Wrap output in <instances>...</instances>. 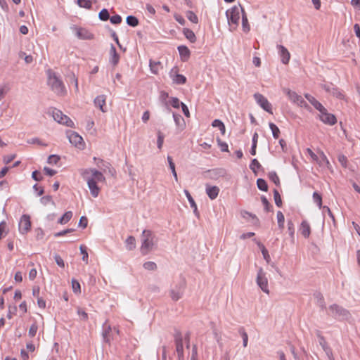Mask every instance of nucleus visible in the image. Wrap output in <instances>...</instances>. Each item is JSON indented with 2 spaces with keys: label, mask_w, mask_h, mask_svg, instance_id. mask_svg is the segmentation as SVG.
Returning a JSON list of instances; mask_svg holds the SVG:
<instances>
[{
  "label": "nucleus",
  "mask_w": 360,
  "mask_h": 360,
  "mask_svg": "<svg viewBox=\"0 0 360 360\" xmlns=\"http://www.w3.org/2000/svg\"><path fill=\"white\" fill-rule=\"evenodd\" d=\"M72 217V212L68 211L58 219V223L60 224H65L68 222Z\"/></svg>",
  "instance_id": "obj_29"
},
{
  "label": "nucleus",
  "mask_w": 360,
  "mask_h": 360,
  "mask_svg": "<svg viewBox=\"0 0 360 360\" xmlns=\"http://www.w3.org/2000/svg\"><path fill=\"white\" fill-rule=\"evenodd\" d=\"M321 208L323 209V213H327L328 215L330 217V218H331V219L333 220V221L335 224V217H334L333 212H331L330 209L328 206H323Z\"/></svg>",
  "instance_id": "obj_60"
},
{
  "label": "nucleus",
  "mask_w": 360,
  "mask_h": 360,
  "mask_svg": "<svg viewBox=\"0 0 360 360\" xmlns=\"http://www.w3.org/2000/svg\"><path fill=\"white\" fill-rule=\"evenodd\" d=\"M76 35L80 39H92L94 38V34L84 28L77 29Z\"/></svg>",
  "instance_id": "obj_17"
},
{
  "label": "nucleus",
  "mask_w": 360,
  "mask_h": 360,
  "mask_svg": "<svg viewBox=\"0 0 360 360\" xmlns=\"http://www.w3.org/2000/svg\"><path fill=\"white\" fill-rule=\"evenodd\" d=\"M257 245L261 249L264 259L269 263L270 261V256L269 255L268 250L266 249L264 245L262 244L260 242L257 243Z\"/></svg>",
  "instance_id": "obj_34"
},
{
  "label": "nucleus",
  "mask_w": 360,
  "mask_h": 360,
  "mask_svg": "<svg viewBox=\"0 0 360 360\" xmlns=\"http://www.w3.org/2000/svg\"><path fill=\"white\" fill-rule=\"evenodd\" d=\"M102 336L103 341L108 344H110V342L114 340V334L112 332V328L110 325L107 324V322H105L103 325V332H102Z\"/></svg>",
  "instance_id": "obj_14"
},
{
  "label": "nucleus",
  "mask_w": 360,
  "mask_h": 360,
  "mask_svg": "<svg viewBox=\"0 0 360 360\" xmlns=\"http://www.w3.org/2000/svg\"><path fill=\"white\" fill-rule=\"evenodd\" d=\"M241 13H242V27L243 30L245 32H248L250 31V25L248 23V20L246 15V13L243 7H240Z\"/></svg>",
  "instance_id": "obj_24"
},
{
  "label": "nucleus",
  "mask_w": 360,
  "mask_h": 360,
  "mask_svg": "<svg viewBox=\"0 0 360 360\" xmlns=\"http://www.w3.org/2000/svg\"><path fill=\"white\" fill-rule=\"evenodd\" d=\"M32 177L34 180L37 181H40L42 180L43 177L40 173V172L35 170L32 174Z\"/></svg>",
  "instance_id": "obj_63"
},
{
  "label": "nucleus",
  "mask_w": 360,
  "mask_h": 360,
  "mask_svg": "<svg viewBox=\"0 0 360 360\" xmlns=\"http://www.w3.org/2000/svg\"><path fill=\"white\" fill-rule=\"evenodd\" d=\"M323 89L337 98L343 99L345 97L342 92L339 89L335 87L332 84L323 85Z\"/></svg>",
  "instance_id": "obj_15"
},
{
  "label": "nucleus",
  "mask_w": 360,
  "mask_h": 360,
  "mask_svg": "<svg viewBox=\"0 0 360 360\" xmlns=\"http://www.w3.org/2000/svg\"><path fill=\"white\" fill-rule=\"evenodd\" d=\"M305 97L316 110L319 111L324 110L323 105L319 102L314 96L307 94H305Z\"/></svg>",
  "instance_id": "obj_19"
},
{
  "label": "nucleus",
  "mask_w": 360,
  "mask_h": 360,
  "mask_svg": "<svg viewBox=\"0 0 360 360\" xmlns=\"http://www.w3.org/2000/svg\"><path fill=\"white\" fill-rule=\"evenodd\" d=\"M9 88L6 85L0 86V101L4 98Z\"/></svg>",
  "instance_id": "obj_61"
},
{
  "label": "nucleus",
  "mask_w": 360,
  "mask_h": 360,
  "mask_svg": "<svg viewBox=\"0 0 360 360\" xmlns=\"http://www.w3.org/2000/svg\"><path fill=\"white\" fill-rule=\"evenodd\" d=\"M160 64V62H155L152 60H150L149 66H150V70L153 73H154V74L158 73V67Z\"/></svg>",
  "instance_id": "obj_50"
},
{
  "label": "nucleus",
  "mask_w": 360,
  "mask_h": 360,
  "mask_svg": "<svg viewBox=\"0 0 360 360\" xmlns=\"http://www.w3.org/2000/svg\"><path fill=\"white\" fill-rule=\"evenodd\" d=\"M313 200L315 203L318 205L319 208H321L322 206V196L317 192H314L313 193Z\"/></svg>",
  "instance_id": "obj_41"
},
{
  "label": "nucleus",
  "mask_w": 360,
  "mask_h": 360,
  "mask_svg": "<svg viewBox=\"0 0 360 360\" xmlns=\"http://www.w3.org/2000/svg\"><path fill=\"white\" fill-rule=\"evenodd\" d=\"M239 333L240 334L242 338H243V345L244 347H246L248 345V336L247 333L245 332V329L243 328H240L239 329Z\"/></svg>",
  "instance_id": "obj_42"
},
{
  "label": "nucleus",
  "mask_w": 360,
  "mask_h": 360,
  "mask_svg": "<svg viewBox=\"0 0 360 360\" xmlns=\"http://www.w3.org/2000/svg\"><path fill=\"white\" fill-rule=\"evenodd\" d=\"M143 267L146 270L154 271L157 269V265L153 262H146L143 264Z\"/></svg>",
  "instance_id": "obj_51"
},
{
  "label": "nucleus",
  "mask_w": 360,
  "mask_h": 360,
  "mask_svg": "<svg viewBox=\"0 0 360 360\" xmlns=\"http://www.w3.org/2000/svg\"><path fill=\"white\" fill-rule=\"evenodd\" d=\"M330 315L339 320H348L351 317L349 311L342 307L333 304L329 306Z\"/></svg>",
  "instance_id": "obj_4"
},
{
  "label": "nucleus",
  "mask_w": 360,
  "mask_h": 360,
  "mask_svg": "<svg viewBox=\"0 0 360 360\" xmlns=\"http://www.w3.org/2000/svg\"><path fill=\"white\" fill-rule=\"evenodd\" d=\"M185 286L186 283L184 281H182L176 285L174 288L169 290V295L173 301L176 302L181 298L184 292Z\"/></svg>",
  "instance_id": "obj_8"
},
{
  "label": "nucleus",
  "mask_w": 360,
  "mask_h": 360,
  "mask_svg": "<svg viewBox=\"0 0 360 360\" xmlns=\"http://www.w3.org/2000/svg\"><path fill=\"white\" fill-rule=\"evenodd\" d=\"M37 330H38V326L36 323H33L32 324V326H30V329H29V335L31 337V338H33L36 335V333L37 332Z\"/></svg>",
  "instance_id": "obj_59"
},
{
  "label": "nucleus",
  "mask_w": 360,
  "mask_h": 360,
  "mask_svg": "<svg viewBox=\"0 0 360 360\" xmlns=\"http://www.w3.org/2000/svg\"><path fill=\"white\" fill-rule=\"evenodd\" d=\"M219 188L217 186H207L206 193L211 200L215 199L219 194Z\"/></svg>",
  "instance_id": "obj_23"
},
{
  "label": "nucleus",
  "mask_w": 360,
  "mask_h": 360,
  "mask_svg": "<svg viewBox=\"0 0 360 360\" xmlns=\"http://www.w3.org/2000/svg\"><path fill=\"white\" fill-rule=\"evenodd\" d=\"M283 92L288 96V98L298 105L303 107L307 106V104L304 98L298 95L295 91H291L289 89H283Z\"/></svg>",
  "instance_id": "obj_9"
},
{
  "label": "nucleus",
  "mask_w": 360,
  "mask_h": 360,
  "mask_svg": "<svg viewBox=\"0 0 360 360\" xmlns=\"http://www.w3.org/2000/svg\"><path fill=\"white\" fill-rule=\"evenodd\" d=\"M72 287L75 292H80V284L75 279L72 280Z\"/></svg>",
  "instance_id": "obj_62"
},
{
  "label": "nucleus",
  "mask_w": 360,
  "mask_h": 360,
  "mask_svg": "<svg viewBox=\"0 0 360 360\" xmlns=\"http://www.w3.org/2000/svg\"><path fill=\"white\" fill-rule=\"evenodd\" d=\"M257 186L258 188L262 191H268V185L266 181L263 179H258L257 180Z\"/></svg>",
  "instance_id": "obj_32"
},
{
  "label": "nucleus",
  "mask_w": 360,
  "mask_h": 360,
  "mask_svg": "<svg viewBox=\"0 0 360 360\" xmlns=\"http://www.w3.org/2000/svg\"><path fill=\"white\" fill-rule=\"evenodd\" d=\"M217 141L218 146L220 147L221 151H223V152L229 151L228 145L226 143L223 142L221 140V139L219 137L217 138Z\"/></svg>",
  "instance_id": "obj_54"
},
{
  "label": "nucleus",
  "mask_w": 360,
  "mask_h": 360,
  "mask_svg": "<svg viewBox=\"0 0 360 360\" xmlns=\"http://www.w3.org/2000/svg\"><path fill=\"white\" fill-rule=\"evenodd\" d=\"M167 162L175 181H178V176L175 169V164L171 156H167Z\"/></svg>",
  "instance_id": "obj_28"
},
{
  "label": "nucleus",
  "mask_w": 360,
  "mask_h": 360,
  "mask_svg": "<svg viewBox=\"0 0 360 360\" xmlns=\"http://www.w3.org/2000/svg\"><path fill=\"white\" fill-rule=\"evenodd\" d=\"M242 7L240 5L234 6L231 9L226 11V15L229 25L233 24L236 26L238 25L240 20V13L241 12Z\"/></svg>",
  "instance_id": "obj_5"
},
{
  "label": "nucleus",
  "mask_w": 360,
  "mask_h": 360,
  "mask_svg": "<svg viewBox=\"0 0 360 360\" xmlns=\"http://www.w3.org/2000/svg\"><path fill=\"white\" fill-rule=\"evenodd\" d=\"M98 162H97V165L100 167H104V170H105L106 168L108 169L109 172L111 174H113L115 172V169L110 167V164L109 162H105L103 160L98 159Z\"/></svg>",
  "instance_id": "obj_30"
},
{
  "label": "nucleus",
  "mask_w": 360,
  "mask_h": 360,
  "mask_svg": "<svg viewBox=\"0 0 360 360\" xmlns=\"http://www.w3.org/2000/svg\"><path fill=\"white\" fill-rule=\"evenodd\" d=\"M269 125V128L271 129V130L272 131L274 138L276 139H278L279 137V135L281 133L278 127L275 124H274L272 122H270Z\"/></svg>",
  "instance_id": "obj_35"
},
{
  "label": "nucleus",
  "mask_w": 360,
  "mask_h": 360,
  "mask_svg": "<svg viewBox=\"0 0 360 360\" xmlns=\"http://www.w3.org/2000/svg\"><path fill=\"white\" fill-rule=\"evenodd\" d=\"M178 51L181 60L186 61L189 58L191 51L187 46L184 45L179 46H178Z\"/></svg>",
  "instance_id": "obj_18"
},
{
  "label": "nucleus",
  "mask_w": 360,
  "mask_h": 360,
  "mask_svg": "<svg viewBox=\"0 0 360 360\" xmlns=\"http://www.w3.org/2000/svg\"><path fill=\"white\" fill-rule=\"evenodd\" d=\"M173 81L174 83H176L177 84H184L186 82V78L185 76H184L182 75L176 74L174 77Z\"/></svg>",
  "instance_id": "obj_38"
},
{
  "label": "nucleus",
  "mask_w": 360,
  "mask_h": 360,
  "mask_svg": "<svg viewBox=\"0 0 360 360\" xmlns=\"http://www.w3.org/2000/svg\"><path fill=\"white\" fill-rule=\"evenodd\" d=\"M46 74L48 76V84L51 90L58 95H64L66 90L63 81L51 70H48Z\"/></svg>",
  "instance_id": "obj_3"
},
{
  "label": "nucleus",
  "mask_w": 360,
  "mask_h": 360,
  "mask_svg": "<svg viewBox=\"0 0 360 360\" xmlns=\"http://www.w3.org/2000/svg\"><path fill=\"white\" fill-rule=\"evenodd\" d=\"M59 123L66 125L67 127H74V122L65 115H63V120H61Z\"/></svg>",
  "instance_id": "obj_45"
},
{
  "label": "nucleus",
  "mask_w": 360,
  "mask_h": 360,
  "mask_svg": "<svg viewBox=\"0 0 360 360\" xmlns=\"http://www.w3.org/2000/svg\"><path fill=\"white\" fill-rule=\"evenodd\" d=\"M261 200H262V204L264 206L265 210L266 212H270L271 211V208L272 207V206L270 205V203L269 202V201L266 199V198L265 196H262L261 197Z\"/></svg>",
  "instance_id": "obj_56"
},
{
  "label": "nucleus",
  "mask_w": 360,
  "mask_h": 360,
  "mask_svg": "<svg viewBox=\"0 0 360 360\" xmlns=\"http://www.w3.org/2000/svg\"><path fill=\"white\" fill-rule=\"evenodd\" d=\"M79 249H80L81 254L83 255L82 260L87 264L88 263L89 255H88V253H87V251H86V248L84 245H82L80 246Z\"/></svg>",
  "instance_id": "obj_55"
},
{
  "label": "nucleus",
  "mask_w": 360,
  "mask_h": 360,
  "mask_svg": "<svg viewBox=\"0 0 360 360\" xmlns=\"http://www.w3.org/2000/svg\"><path fill=\"white\" fill-rule=\"evenodd\" d=\"M174 120L177 127L185 126V122L182 116L179 114L173 113Z\"/></svg>",
  "instance_id": "obj_31"
},
{
  "label": "nucleus",
  "mask_w": 360,
  "mask_h": 360,
  "mask_svg": "<svg viewBox=\"0 0 360 360\" xmlns=\"http://www.w3.org/2000/svg\"><path fill=\"white\" fill-rule=\"evenodd\" d=\"M94 104L96 106L98 107L100 110L105 112H106V109L104 108V105L105 104V96L99 95L94 99Z\"/></svg>",
  "instance_id": "obj_21"
},
{
  "label": "nucleus",
  "mask_w": 360,
  "mask_h": 360,
  "mask_svg": "<svg viewBox=\"0 0 360 360\" xmlns=\"http://www.w3.org/2000/svg\"><path fill=\"white\" fill-rule=\"evenodd\" d=\"M319 117L320 120L326 124L334 125L337 122L336 117L331 113H329L327 109L324 107L323 110H320Z\"/></svg>",
  "instance_id": "obj_12"
},
{
  "label": "nucleus",
  "mask_w": 360,
  "mask_h": 360,
  "mask_svg": "<svg viewBox=\"0 0 360 360\" xmlns=\"http://www.w3.org/2000/svg\"><path fill=\"white\" fill-rule=\"evenodd\" d=\"M141 245L140 251L143 255H148L157 245L155 234L150 230H143L141 236Z\"/></svg>",
  "instance_id": "obj_2"
},
{
  "label": "nucleus",
  "mask_w": 360,
  "mask_h": 360,
  "mask_svg": "<svg viewBox=\"0 0 360 360\" xmlns=\"http://www.w3.org/2000/svg\"><path fill=\"white\" fill-rule=\"evenodd\" d=\"M98 18L101 20L103 21H106L109 20L110 14L106 8L102 9L98 14Z\"/></svg>",
  "instance_id": "obj_40"
},
{
  "label": "nucleus",
  "mask_w": 360,
  "mask_h": 360,
  "mask_svg": "<svg viewBox=\"0 0 360 360\" xmlns=\"http://www.w3.org/2000/svg\"><path fill=\"white\" fill-rule=\"evenodd\" d=\"M314 297L316 301L317 305L321 309H326V306L325 303V300L323 297V295L320 292H316L314 293Z\"/></svg>",
  "instance_id": "obj_20"
},
{
  "label": "nucleus",
  "mask_w": 360,
  "mask_h": 360,
  "mask_svg": "<svg viewBox=\"0 0 360 360\" xmlns=\"http://www.w3.org/2000/svg\"><path fill=\"white\" fill-rule=\"evenodd\" d=\"M257 283L262 289V290L267 294H269V288H268V280L266 277V274L263 271L262 268H259L257 271Z\"/></svg>",
  "instance_id": "obj_7"
},
{
  "label": "nucleus",
  "mask_w": 360,
  "mask_h": 360,
  "mask_svg": "<svg viewBox=\"0 0 360 360\" xmlns=\"http://www.w3.org/2000/svg\"><path fill=\"white\" fill-rule=\"evenodd\" d=\"M126 248L128 250H133L136 248V239L134 236H129L125 240Z\"/></svg>",
  "instance_id": "obj_27"
},
{
  "label": "nucleus",
  "mask_w": 360,
  "mask_h": 360,
  "mask_svg": "<svg viewBox=\"0 0 360 360\" xmlns=\"http://www.w3.org/2000/svg\"><path fill=\"white\" fill-rule=\"evenodd\" d=\"M60 159V157L57 155H51L49 156L47 162L51 165H56Z\"/></svg>",
  "instance_id": "obj_53"
},
{
  "label": "nucleus",
  "mask_w": 360,
  "mask_h": 360,
  "mask_svg": "<svg viewBox=\"0 0 360 360\" xmlns=\"http://www.w3.org/2000/svg\"><path fill=\"white\" fill-rule=\"evenodd\" d=\"M261 165L257 159L252 160L250 168L255 174L257 172L256 169H259Z\"/></svg>",
  "instance_id": "obj_48"
},
{
  "label": "nucleus",
  "mask_w": 360,
  "mask_h": 360,
  "mask_svg": "<svg viewBox=\"0 0 360 360\" xmlns=\"http://www.w3.org/2000/svg\"><path fill=\"white\" fill-rule=\"evenodd\" d=\"M52 114H53V117L54 120H56L58 123L61 121V120H63V117L64 115V114L62 112V111H60L58 109H54L52 112Z\"/></svg>",
  "instance_id": "obj_37"
},
{
  "label": "nucleus",
  "mask_w": 360,
  "mask_h": 360,
  "mask_svg": "<svg viewBox=\"0 0 360 360\" xmlns=\"http://www.w3.org/2000/svg\"><path fill=\"white\" fill-rule=\"evenodd\" d=\"M77 314L80 316L81 320L87 321L88 314L84 310H82L81 308H79L77 309Z\"/></svg>",
  "instance_id": "obj_64"
},
{
  "label": "nucleus",
  "mask_w": 360,
  "mask_h": 360,
  "mask_svg": "<svg viewBox=\"0 0 360 360\" xmlns=\"http://www.w3.org/2000/svg\"><path fill=\"white\" fill-rule=\"evenodd\" d=\"M186 17L193 23L198 22V18L193 11H188L186 13Z\"/></svg>",
  "instance_id": "obj_49"
},
{
  "label": "nucleus",
  "mask_w": 360,
  "mask_h": 360,
  "mask_svg": "<svg viewBox=\"0 0 360 360\" xmlns=\"http://www.w3.org/2000/svg\"><path fill=\"white\" fill-rule=\"evenodd\" d=\"M301 234L305 238H308L311 233L309 224L307 221H302L300 226Z\"/></svg>",
  "instance_id": "obj_22"
},
{
  "label": "nucleus",
  "mask_w": 360,
  "mask_h": 360,
  "mask_svg": "<svg viewBox=\"0 0 360 360\" xmlns=\"http://www.w3.org/2000/svg\"><path fill=\"white\" fill-rule=\"evenodd\" d=\"M80 174L86 181L91 195L96 198L100 193V188L98 186L97 182H103L105 180L103 174L95 169H82Z\"/></svg>",
  "instance_id": "obj_1"
},
{
  "label": "nucleus",
  "mask_w": 360,
  "mask_h": 360,
  "mask_svg": "<svg viewBox=\"0 0 360 360\" xmlns=\"http://www.w3.org/2000/svg\"><path fill=\"white\" fill-rule=\"evenodd\" d=\"M288 231L290 236L293 238L295 233V226L293 222L291 220L288 221Z\"/></svg>",
  "instance_id": "obj_57"
},
{
  "label": "nucleus",
  "mask_w": 360,
  "mask_h": 360,
  "mask_svg": "<svg viewBox=\"0 0 360 360\" xmlns=\"http://www.w3.org/2000/svg\"><path fill=\"white\" fill-rule=\"evenodd\" d=\"M254 98L262 109L269 113L273 114L271 104L263 95L256 93L254 94Z\"/></svg>",
  "instance_id": "obj_11"
},
{
  "label": "nucleus",
  "mask_w": 360,
  "mask_h": 360,
  "mask_svg": "<svg viewBox=\"0 0 360 360\" xmlns=\"http://www.w3.org/2000/svg\"><path fill=\"white\" fill-rule=\"evenodd\" d=\"M164 135L160 131H158V140H157V145H158V148L160 150L162 147V145H163V143H164Z\"/></svg>",
  "instance_id": "obj_52"
},
{
  "label": "nucleus",
  "mask_w": 360,
  "mask_h": 360,
  "mask_svg": "<svg viewBox=\"0 0 360 360\" xmlns=\"http://www.w3.org/2000/svg\"><path fill=\"white\" fill-rule=\"evenodd\" d=\"M68 78L69 79V82L74 84L75 90L77 91H78V79H77V77L74 74V72H70L68 75Z\"/></svg>",
  "instance_id": "obj_36"
},
{
  "label": "nucleus",
  "mask_w": 360,
  "mask_h": 360,
  "mask_svg": "<svg viewBox=\"0 0 360 360\" xmlns=\"http://www.w3.org/2000/svg\"><path fill=\"white\" fill-rule=\"evenodd\" d=\"M110 53L111 54L110 61L114 65H116L119 62L120 56L117 53L116 49L112 44H111Z\"/></svg>",
  "instance_id": "obj_25"
},
{
  "label": "nucleus",
  "mask_w": 360,
  "mask_h": 360,
  "mask_svg": "<svg viewBox=\"0 0 360 360\" xmlns=\"http://www.w3.org/2000/svg\"><path fill=\"white\" fill-rule=\"evenodd\" d=\"M174 342L176 345V351L178 356L179 360H184V346H183V338L180 331H176L174 334Z\"/></svg>",
  "instance_id": "obj_10"
},
{
  "label": "nucleus",
  "mask_w": 360,
  "mask_h": 360,
  "mask_svg": "<svg viewBox=\"0 0 360 360\" xmlns=\"http://www.w3.org/2000/svg\"><path fill=\"white\" fill-rule=\"evenodd\" d=\"M269 178L272 181L276 186L280 185V179L277 174L275 172H271L268 174Z\"/></svg>",
  "instance_id": "obj_44"
},
{
  "label": "nucleus",
  "mask_w": 360,
  "mask_h": 360,
  "mask_svg": "<svg viewBox=\"0 0 360 360\" xmlns=\"http://www.w3.org/2000/svg\"><path fill=\"white\" fill-rule=\"evenodd\" d=\"M277 220H278V227L281 229H283L284 228L285 217H284L283 214L281 211H278V212H277Z\"/></svg>",
  "instance_id": "obj_43"
},
{
  "label": "nucleus",
  "mask_w": 360,
  "mask_h": 360,
  "mask_svg": "<svg viewBox=\"0 0 360 360\" xmlns=\"http://www.w3.org/2000/svg\"><path fill=\"white\" fill-rule=\"evenodd\" d=\"M77 4L80 7L89 9L91 8L92 6L91 1L90 0H77Z\"/></svg>",
  "instance_id": "obj_46"
},
{
  "label": "nucleus",
  "mask_w": 360,
  "mask_h": 360,
  "mask_svg": "<svg viewBox=\"0 0 360 360\" xmlns=\"http://www.w3.org/2000/svg\"><path fill=\"white\" fill-rule=\"evenodd\" d=\"M183 33L185 37L191 42L194 43L196 41V37L191 30L188 28H184Z\"/></svg>",
  "instance_id": "obj_26"
},
{
  "label": "nucleus",
  "mask_w": 360,
  "mask_h": 360,
  "mask_svg": "<svg viewBox=\"0 0 360 360\" xmlns=\"http://www.w3.org/2000/svg\"><path fill=\"white\" fill-rule=\"evenodd\" d=\"M273 193H274V201H275L276 205L278 207H282L283 203H282V200H281L279 192L276 189H274Z\"/></svg>",
  "instance_id": "obj_39"
},
{
  "label": "nucleus",
  "mask_w": 360,
  "mask_h": 360,
  "mask_svg": "<svg viewBox=\"0 0 360 360\" xmlns=\"http://www.w3.org/2000/svg\"><path fill=\"white\" fill-rule=\"evenodd\" d=\"M31 228L30 217L27 214H23L20 220L18 229L22 234L27 233Z\"/></svg>",
  "instance_id": "obj_13"
},
{
  "label": "nucleus",
  "mask_w": 360,
  "mask_h": 360,
  "mask_svg": "<svg viewBox=\"0 0 360 360\" xmlns=\"http://www.w3.org/2000/svg\"><path fill=\"white\" fill-rule=\"evenodd\" d=\"M317 336L319 339V345H321L323 349L328 346L325 338L323 335H321V332L319 330L317 331Z\"/></svg>",
  "instance_id": "obj_47"
},
{
  "label": "nucleus",
  "mask_w": 360,
  "mask_h": 360,
  "mask_svg": "<svg viewBox=\"0 0 360 360\" xmlns=\"http://www.w3.org/2000/svg\"><path fill=\"white\" fill-rule=\"evenodd\" d=\"M109 20L110 22L114 25H118L122 22V17L120 15H115L112 17H110Z\"/></svg>",
  "instance_id": "obj_58"
},
{
  "label": "nucleus",
  "mask_w": 360,
  "mask_h": 360,
  "mask_svg": "<svg viewBox=\"0 0 360 360\" xmlns=\"http://www.w3.org/2000/svg\"><path fill=\"white\" fill-rule=\"evenodd\" d=\"M278 53L283 64H288L290 58V54L288 49L282 45H277Z\"/></svg>",
  "instance_id": "obj_16"
},
{
  "label": "nucleus",
  "mask_w": 360,
  "mask_h": 360,
  "mask_svg": "<svg viewBox=\"0 0 360 360\" xmlns=\"http://www.w3.org/2000/svg\"><path fill=\"white\" fill-rule=\"evenodd\" d=\"M67 136L71 144L74 145L75 147L79 149H83L84 148L85 143L83 139L77 132L68 131H67Z\"/></svg>",
  "instance_id": "obj_6"
},
{
  "label": "nucleus",
  "mask_w": 360,
  "mask_h": 360,
  "mask_svg": "<svg viewBox=\"0 0 360 360\" xmlns=\"http://www.w3.org/2000/svg\"><path fill=\"white\" fill-rule=\"evenodd\" d=\"M127 25L131 27H136L139 25V20L134 15H129L126 19Z\"/></svg>",
  "instance_id": "obj_33"
}]
</instances>
